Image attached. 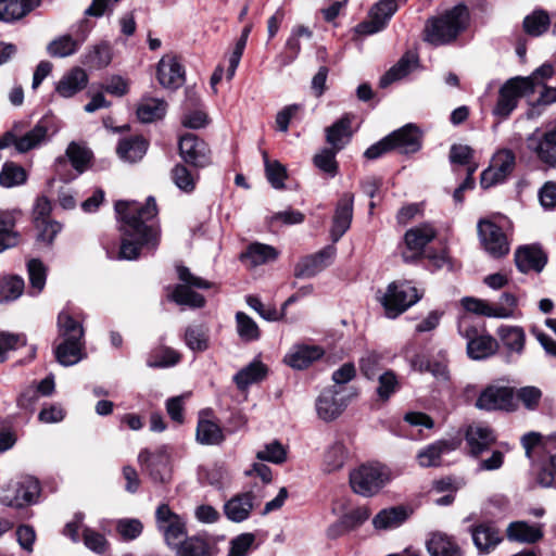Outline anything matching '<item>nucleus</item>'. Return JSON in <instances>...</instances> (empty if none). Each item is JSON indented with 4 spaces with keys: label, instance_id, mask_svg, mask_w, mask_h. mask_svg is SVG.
Instances as JSON below:
<instances>
[{
    "label": "nucleus",
    "instance_id": "f257e3e1",
    "mask_svg": "<svg viewBox=\"0 0 556 556\" xmlns=\"http://www.w3.org/2000/svg\"><path fill=\"white\" fill-rule=\"evenodd\" d=\"M115 211L121 217L123 240L119 257L135 260L142 247L154 249L159 243L160 230L153 219L157 215L155 199L149 197L143 206L136 201H118Z\"/></svg>",
    "mask_w": 556,
    "mask_h": 556
},
{
    "label": "nucleus",
    "instance_id": "f03ea898",
    "mask_svg": "<svg viewBox=\"0 0 556 556\" xmlns=\"http://www.w3.org/2000/svg\"><path fill=\"white\" fill-rule=\"evenodd\" d=\"M469 22L465 5H456L443 14L428 20L425 27V40L434 46L452 42L463 33Z\"/></svg>",
    "mask_w": 556,
    "mask_h": 556
},
{
    "label": "nucleus",
    "instance_id": "7ed1b4c3",
    "mask_svg": "<svg viewBox=\"0 0 556 556\" xmlns=\"http://www.w3.org/2000/svg\"><path fill=\"white\" fill-rule=\"evenodd\" d=\"M59 334L62 342L55 348L56 361L63 366H72L84 358V328L65 311L58 317Z\"/></svg>",
    "mask_w": 556,
    "mask_h": 556
},
{
    "label": "nucleus",
    "instance_id": "20e7f679",
    "mask_svg": "<svg viewBox=\"0 0 556 556\" xmlns=\"http://www.w3.org/2000/svg\"><path fill=\"white\" fill-rule=\"evenodd\" d=\"M424 295L412 282L406 280L393 281L386 291L377 293V300L382 305L388 318H396L416 304Z\"/></svg>",
    "mask_w": 556,
    "mask_h": 556
},
{
    "label": "nucleus",
    "instance_id": "39448f33",
    "mask_svg": "<svg viewBox=\"0 0 556 556\" xmlns=\"http://www.w3.org/2000/svg\"><path fill=\"white\" fill-rule=\"evenodd\" d=\"M350 485L354 493L371 497L392 479L390 469L381 464H363L350 472Z\"/></svg>",
    "mask_w": 556,
    "mask_h": 556
},
{
    "label": "nucleus",
    "instance_id": "423d86ee",
    "mask_svg": "<svg viewBox=\"0 0 556 556\" xmlns=\"http://www.w3.org/2000/svg\"><path fill=\"white\" fill-rule=\"evenodd\" d=\"M22 129V123L14 124L13 128L0 138V150L14 146L18 153H26L49 140V122L46 119L39 121L24 135H21Z\"/></svg>",
    "mask_w": 556,
    "mask_h": 556
},
{
    "label": "nucleus",
    "instance_id": "0eeeda50",
    "mask_svg": "<svg viewBox=\"0 0 556 556\" xmlns=\"http://www.w3.org/2000/svg\"><path fill=\"white\" fill-rule=\"evenodd\" d=\"M533 93V84L530 78L520 76L508 79L500 89L493 114L500 118H507L517 108L522 97Z\"/></svg>",
    "mask_w": 556,
    "mask_h": 556
},
{
    "label": "nucleus",
    "instance_id": "6e6552de",
    "mask_svg": "<svg viewBox=\"0 0 556 556\" xmlns=\"http://www.w3.org/2000/svg\"><path fill=\"white\" fill-rule=\"evenodd\" d=\"M177 274L181 283L177 285L173 291V301L179 305L202 307L205 300L201 294L194 292L192 288L207 289L211 287V283L201 277L194 276L189 268L185 266H178Z\"/></svg>",
    "mask_w": 556,
    "mask_h": 556
},
{
    "label": "nucleus",
    "instance_id": "1a4fd4ad",
    "mask_svg": "<svg viewBox=\"0 0 556 556\" xmlns=\"http://www.w3.org/2000/svg\"><path fill=\"white\" fill-rule=\"evenodd\" d=\"M265 493L256 485L247 492L233 495L224 504V514L231 522L240 523L249 519L255 507H258Z\"/></svg>",
    "mask_w": 556,
    "mask_h": 556
},
{
    "label": "nucleus",
    "instance_id": "9d476101",
    "mask_svg": "<svg viewBox=\"0 0 556 556\" xmlns=\"http://www.w3.org/2000/svg\"><path fill=\"white\" fill-rule=\"evenodd\" d=\"M155 522L168 546L178 547L187 535L185 518L174 513L166 504L156 508Z\"/></svg>",
    "mask_w": 556,
    "mask_h": 556
},
{
    "label": "nucleus",
    "instance_id": "9b49d317",
    "mask_svg": "<svg viewBox=\"0 0 556 556\" xmlns=\"http://www.w3.org/2000/svg\"><path fill=\"white\" fill-rule=\"evenodd\" d=\"M345 387H328L321 391L316 400V412L324 421L337 419L349 404L345 397Z\"/></svg>",
    "mask_w": 556,
    "mask_h": 556
},
{
    "label": "nucleus",
    "instance_id": "f8f14e48",
    "mask_svg": "<svg viewBox=\"0 0 556 556\" xmlns=\"http://www.w3.org/2000/svg\"><path fill=\"white\" fill-rule=\"evenodd\" d=\"M515 165L516 157L513 151L508 149L497 151L493 155L490 166L481 174V187L488 189L503 182L513 173Z\"/></svg>",
    "mask_w": 556,
    "mask_h": 556
},
{
    "label": "nucleus",
    "instance_id": "ddd939ff",
    "mask_svg": "<svg viewBox=\"0 0 556 556\" xmlns=\"http://www.w3.org/2000/svg\"><path fill=\"white\" fill-rule=\"evenodd\" d=\"M139 464L149 472L154 482L164 483L170 476V457L165 446L154 452L143 450L138 455Z\"/></svg>",
    "mask_w": 556,
    "mask_h": 556
},
{
    "label": "nucleus",
    "instance_id": "4468645a",
    "mask_svg": "<svg viewBox=\"0 0 556 556\" xmlns=\"http://www.w3.org/2000/svg\"><path fill=\"white\" fill-rule=\"evenodd\" d=\"M528 148L548 167H556V122L541 136L539 129L527 138Z\"/></svg>",
    "mask_w": 556,
    "mask_h": 556
},
{
    "label": "nucleus",
    "instance_id": "2eb2a0df",
    "mask_svg": "<svg viewBox=\"0 0 556 556\" xmlns=\"http://www.w3.org/2000/svg\"><path fill=\"white\" fill-rule=\"evenodd\" d=\"M478 233L484 250L493 257H501L509 252V243L505 233L492 220H479Z\"/></svg>",
    "mask_w": 556,
    "mask_h": 556
},
{
    "label": "nucleus",
    "instance_id": "dca6fc26",
    "mask_svg": "<svg viewBox=\"0 0 556 556\" xmlns=\"http://www.w3.org/2000/svg\"><path fill=\"white\" fill-rule=\"evenodd\" d=\"M14 494L8 491L0 497V503L10 507H24L35 503L40 493V485L34 477H23L13 485Z\"/></svg>",
    "mask_w": 556,
    "mask_h": 556
},
{
    "label": "nucleus",
    "instance_id": "f3484780",
    "mask_svg": "<svg viewBox=\"0 0 556 556\" xmlns=\"http://www.w3.org/2000/svg\"><path fill=\"white\" fill-rule=\"evenodd\" d=\"M179 154L186 163L194 167L202 168L211 163L207 144L193 134L180 137Z\"/></svg>",
    "mask_w": 556,
    "mask_h": 556
},
{
    "label": "nucleus",
    "instance_id": "a211bd4d",
    "mask_svg": "<svg viewBox=\"0 0 556 556\" xmlns=\"http://www.w3.org/2000/svg\"><path fill=\"white\" fill-rule=\"evenodd\" d=\"M476 406L485 410L513 409V389L508 387L489 386L479 395Z\"/></svg>",
    "mask_w": 556,
    "mask_h": 556
},
{
    "label": "nucleus",
    "instance_id": "6ab92c4d",
    "mask_svg": "<svg viewBox=\"0 0 556 556\" xmlns=\"http://www.w3.org/2000/svg\"><path fill=\"white\" fill-rule=\"evenodd\" d=\"M156 78L166 89H178L185 81V71L177 58L165 54L157 63Z\"/></svg>",
    "mask_w": 556,
    "mask_h": 556
},
{
    "label": "nucleus",
    "instance_id": "aec40b11",
    "mask_svg": "<svg viewBox=\"0 0 556 556\" xmlns=\"http://www.w3.org/2000/svg\"><path fill=\"white\" fill-rule=\"evenodd\" d=\"M334 253L336 249L333 247H327L315 254L305 256L295 265L294 276L298 278L316 276L330 265Z\"/></svg>",
    "mask_w": 556,
    "mask_h": 556
},
{
    "label": "nucleus",
    "instance_id": "412c9836",
    "mask_svg": "<svg viewBox=\"0 0 556 556\" xmlns=\"http://www.w3.org/2000/svg\"><path fill=\"white\" fill-rule=\"evenodd\" d=\"M459 443L456 439L438 440L418 451L417 463L422 468L440 466L442 455L455 451Z\"/></svg>",
    "mask_w": 556,
    "mask_h": 556
},
{
    "label": "nucleus",
    "instance_id": "4be33fe9",
    "mask_svg": "<svg viewBox=\"0 0 556 556\" xmlns=\"http://www.w3.org/2000/svg\"><path fill=\"white\" fill-rule=\"evenodd\" d=\"M324 353L318 345L296 344L285 355L283 362L293 369L302 370L319 359Z\"/></svg>",
    "mask_w": 556,
    "mask_h": 556
},
{
    "label": "nucleus",
    "instance_id": "5701e85b",
    "mask_svg": "<svg viewBox=\"0 0 556 556\" xmlns=\"http://www.w3.org/2000/svg\"><path fill=\"white\" fill-rule=\"evenodd\" d=\"M353 194L345 193L337 204L332 227L330 230L331 239L333 242H337L351 226L353 217Z\"/></svg>",
    "mask_w": 556,
    "mask_h": 556
},
{
    "label": "nucleus",
    "instance_id": "b1692460",
    "mask_svg": "<svg viewBox=\"0 0 556 556\" xmlns=\"http://www.w3.org/2000/svg\"><path fill=\"white\" fill-rule=\"evenodd\" d=\"M388 136L391 139L392 149H397L405 154L415 153L421 147L420 131L413 124H407Z\"/></svg>",
    "mask_w": 556,
    "mask_h": 556
},
{
    "label": "nucleus",
    "instance_id": "393cba45",
    "mask_svg": "<svg viewBox=\"0 0 556 556\" xmlns=\"http://www.w3.org/2000/svg\"><path fill=\"white\" fill-rule=\"evenodd\" d=\"M515 262L522 273L530 270L540 273L546 265L547 257L540 247L525 245L516 251Z\"/></svg>",
    "mask_w": 556,
    "mask_h": 556
},
{
    "label": "nucleus",
    "instance_id": "a878e982",
    "mask_svg": "<svg viewBox=\"0 0 556 556\" xmlns=\"http://www.w3.org/2000/svg\"><path fill=\"white\" fill-rule=\"evenodd\" d=\"M471 536L476 547L481 553H489L502 542L500 530L490 522H483L472 527Z\"/></svg>",
    "mask_w": 556,
    "mask_h": 556
},
{
    "label": "nucleus",
    "instance_id": "bb28decb",
    "mask_svg": "<svg viewBox=\"0 0 556 556\" xmlns=\"http://www.w3.org/2000/svg\"><path fill=\"white\" fill-rule=\"evenodd\" d=\"M87 83V73L80 67H74L61 77L56 84L55 91L62 98H71L83 90Z\"/></svg>",
    "mask_w": 556,
    "mask_h": 556
},
{
    "label": "nucleus",
    "instance_id": "cd10ccee",
    "mask_svg": "<svg viewBox=\"0 0 556 556\" xmlns=\"http://www.w3.org/2000/svg\"><path fill=\"white\" fill-rule=\"evenodd\" d=\"M41 4V0H0V21H18Z\"/></svg>",
    "mask_w": 556,
    "mask_h": 556
},
{
    "label": "nucleus",
    "instance_id": "c85d7f7f",
    "mask_svg": "<svg viewBox=\"0 0 556 556\" xmlns=\"http://www.w3.org/2000/svg\"><path fill=\"white\" fill-rule=\"evenodd\" d=\"M353 116L343 115L333 125L326 128V140L336 151L342 150L352 137L351 124Z\"/></svg>",
    "mask_w": 556,
    "mask_h": 556
},
{
    "label": "nucleus",
    "instance_id": "c756f323",
    "mask_svg": "<svg viewBox=\"0 0 556 556\" xmlns=\"http://www.w3.org/2000/svg\"><path fill=\"white\" fill-rule=\"evenodd\" d=\"M466 440L470 446L471 454L477 456L494 443L495 437L489 427L477 425L468 428Z\"/></svg>",
    "mask_w": 556,
    "mask_h": 556
},
{
    "label": "nucleus",
    "instance_id": "7c9ffc66",
    "mask_svg": "<svg viewBox=\"0 0 556 556\" xmlns=\"http://www.w3.org/2000/svg\"><path fill=\"white\" fill-rule=\"evenodd\" d=\"M349 458V450L342 441H334L326 448L323 457V470L327 473L343 468Z\"/></svg>",
    "mask_w": 556,
    "mask_h": 556
},
{
    "label": "nucleus",
    "instance_id": "2f4dec72",
    "mask_svg": "<svg viewBox=\"0 0 556 556\" xmlns=\"http://www.w3.org/2000/svg\"><path fill=\"white\" fill-rule=\"evenodd\" d=\"M507 538L521 543H535L543 538L541 526H531L526 521H514L507 527Z\"/></svg>",
    "mask_w": 556,
    "mask_h": 556
},
{
    "label": "nucleus",
    "instance_id": "473e14b6",
    "mask_svg": "<svg viewBox=\"0 0 556 556\" xmlns=\"http://www.w3.org/2000/svg\"><path fill=\"white\" fill-rule=\"evenodd\" d=\"M435 230L429 224L414 227L406 231L405 243L414 254H420L425 247L434 239Z\"/></svg>",
    "mask_w": 556,
    "mask_h": 556
},
{
    "label": "nucleus",
    "instance_id": "72a5a7b5",
    "mask_svg": "<svg viewBox=\"0 0 556 556\" xmlns=\"http://www.w3.org/2000/svg\"><path fill=\"white\" fill-rule=\"evenodd\" d=\"M431 556H462L459 546L444 533H432L426 543Z\"/></svg>",
    "mask_w": 556,
    "mask_h": 556
},
{
    "label": "nucleus",
    "instance_id": "f704fd0d",
    "mask_svg": "<svg viewBox=\"0 0 556 556\" xmlns=\"http://www.w3.org/2000/svg\"><path fill=\"white\" fill-rule=\"evenodd\" d=\"M147 150V140L140 136H136L121 140L116 151L122 160L129 163H135L144 156Z\"/></svg>",
    "mask_w": 556,
    "mask_h": 556
},
{
    "label": "nucleus",
    "instance_id": "c9c22d12",
    "mask_svg": "<svg viewBox=\"0 0 556 556\" xmlns=\"http://www.w3.org/2000/svg\"><path fill=\"white\" fill-rule=\"evenodd\" d=\"M417 65V58L413 53H405L381 78L380 87L386 88L392 83L408 75Z\"/></svg>",
    "mask_w": 556,
    "mask_h": 556
},
{
    "label": "nucleus",
    "instance_id": "e433bc0d",
    "mask_svg": "<svg viewBox=\"0 0 556 556\" xmlns=\"http://www.w3.org/2000/svg\"><path fill=\"white\" fill-rule=\"evenodd\" d=\"M277 256L278 252L274 247L256 242L248 247L241 258L251 266L256 267L275 261Z\"/></svg>",
    "mask_w": 556,
    "mask_h": 556
},
{
    "label": "nucleus",
    "instance_id": "4c0bfd02",
    "mask_svg": "<svg viewBox=\"0 0 556 556\" xmlns=\"http://www.w3.org/2000/svg\"><path fill=\"white\" fill-rule=\"evenodd\" d=\"M497 342L490 334H480L467 342V354L471 359H484L497 351Z\"/></svg>",
    "mask_w": 556,
    "mask_h": 556
},
{
    "label": "nucleus",
    "instance_id": "58836bf2",
    "mask_svg": "<svg viewBox=\"0 0 556 556\" xmlns=\"http://www.w3.org/2000/svg\"><path fill=\"white\" fill-rule=\"evenodd\" d=\"M497 336L508 353H522L526 342V334L522 328L517 326H502L497 329Z\"/></svg>",
    "mask_w": 556,
    "mask_h": 556
},
{
    "label": "nucleus",
    "instance_id": "ea45409f",
    "mask_svg": "<svg viewBox=\"0 0 556 556\" xmlns=\"http://www.w3.org/2000/svg\"><path fill=\"white\" fill-rule=\"evenodd\" d=\"M167 104L164 100L142 99L137 109V116L142 123H152L162 118L166 113Z\"/></svg>",
    "mask_w": 556,
    "mask_h": 556
},
{
    "label": "nucleus",
    "instance_id": "a19ab883",
    "mask_svg": "<svg viewBox=\"0 0 556 556\" xmlns=\"http://www.w3.org/2000/svg\"><path fill=\"white\" fill-rule=\"evenodd\" d=\"M195 439L202 445H218L225 440V435L222 428L214 421L200 419Z\"/></svg>",
    "mask_w": 556,
    "mask_h": 556
},
{
    "label": "nucleus",
    "instance_id": "79ce46f5",
    "mask_svg": "<svg viewBox=\"0 0 556 556\" xmlns=\"http://www.w3.org/2000/svg\"><path fill=\"white\" fill-rule=\"evenodd\" d=\"M266 374V366L258 361H254L244 368H242L235 376L233 380L239 389H245L250 384L263 380Z\"/></svg>",
    "mask_w": 556,
    "mask_h": 556
},
{
    "label": "nucleus",
    "instance_id": "37998d69",
    "mask_svg": "<svg viewBox=\"0 0 556 556\" xmlns=\"http://www.w3.org/2000/svg\"><path fill=\"white\" fill-rule=\"evenodd\" d=\"M406 510L403 507H390L379 511L372 519L376 529L396 528L406 519Z\"/></svg>",
    "mask_w": 556,
    "mask_h": 556
},
{
    "label": "nucleus",
    "instance_id": "c03bdc74",
    "mask_svg": "<svg viewBox=\"0 0 556 556\" xmlns=\"http://www.w3.org/2000/svg\"><path fill=\"white\" fill-rule=\"evenodd\" d=\"M311 37H312V31L307 27L302 26V25L295 26L292 29L290 37L286 41L285 49L287 51V55L283 56L282 64L287 65V64H290L291 62H293L298 58V55L301 51L300 40L302 38L309 39Z\"/></svg>",
    "mask_w": 556,
    "mask_h": 556
},
{
    "label": "nucleus",
    "instance_id": "a18cd8bd",
    "mask_svg": "<svg viewBox=\"0 0 556 556\" xmlns=\"http://www.w3.org/2000/svg\"><path fill=\"white\" fill-rule=\"evenodd\" d=\"M176 548L178 556H213L210 544L199 536H191L181 541Z\"/></svg>",
    "mask_w": 556,
    "mask_h": 556
},
{
    "label": "nucleus",
    "instance_id": "49530a36",
    "mask_svg": "<svg viewBox=\"0 0 556 556\" xmlns=\"http://www.w3.org/2000/svg\"><path fill=\"white\" fill-rule=\"evenodd\" d=\"M27 174L25 169L13 162H7L0 172V185L5 188H12L26 181Z\"/></svg>",
    "mask_w": 556,
    "mask_h": 556
},
{
    "label": "nucleus",
    "instance_id": "de8ad7c7",
    "mask_svg": "<svg viewBox=\"0 0 556 556\" xmlns=\"http://www.w3.org/2000/svg\"><path fill=\"white\" fill-rule=\"evenodd\" d=\"M79 45L70 35L55 38L47 46V52L52 58H66L74 54Z\"/></svg>",
    "mask_w": 556,
    "mask_h": 556
},
{
    "label": "nucleus",
    "instance_id": "09e8293b",
    "mask_svg": "<svg viewBox=\"0 0 556 556\" xmlns=\"http://www.w3.org/2000/svg\"><path fill=\"white\" fill-rule=\"evenodd\" d=\"M24 280L18 276H8L0 280V303L20 298L24 291Z\"/></svg>",
    "mask_w": 556,
    "mask_h": 556
},
{
    "label": "nucleus",
    "instance_id": "8fccbe9b",
    "mask_svg": "<svg viewBox=\"0 0 556 556\" xmlns=\"http://www.w3.org/2000/svg\"><path fill=\"white\" fill-rule=\"evenodd\" d=\"M170 176L173 182L179 190L190 193L195 189L198 176L192 174L185 165H175Z\"/></svg>",
    "mask_w": 556,
    "mask_h": 556
},
{
    "label": "nucleus",
    "instance_id": "3c124183",
    "mask_svg": "<svg viewBox=\"0 0 556 556\" xmlns=\"http://www.w3.org/2000/svg\"><path fill=\"white\" fill-rule=\"evenodd\" d=\"M265 173L269 184L275 189H281L285 187V180L287 178L286 167L278 161H270L267 152H263Z\"/></svg>",
    "mask_w": 556,
    "mask_h": 556
},
{
    "label": "nucleus",
    "instance_id": "603ef678",
    "mask_svg": "<svg viewBox=\"0 0 556 556\" xmlns=\"http://www.w3.org/2000/svg\"><path fill=\"white\" fill-rule=\"evenodd\" d=\"M376 379L378 380L377 387V395L378 397L386 402L391 395H393L400 387L396 375L392 370H386L379 374Z\"/></svg>",
    "mask_w": 556,
    "mask_h": 556
},
{
    "label": "nucleus",
    "instance_id": "864d4df0",
    "mask_svg": "<svg viewBox=\"0 0 556 556\" xmlns=\"http://www.w3.org/2000/svg\"><path fill=\"white\" fill-rule=\"evenodd\" d=\"M237 332L241 340L251 342L260 337V329L256 323L243 312L236 314Z\"/></svg>",
    "mask_w": 556,
    "mask_h": 556
},
{
    "label": "nucleus",
    "instance_id": "5fc2aeb1",
    "mask_svg": "<svg viewBox=\"0 0 556 556\" xmlns=\"http://www.w3.org/2000/svg\"><path fill=\"white\" fill-rule=\"evenodd\" d=\"M549 23L548 14L539 10L525 18L523 27L527 34L531 36H540L547 30Z\"/></svg>",
    "mask_w": 556,
    "mask_h": 556
},
{
    "label": "nucleus",
    "instance_id": "6e6d98bb",
    "mask_svg": "<svg viewBox=\"0 0 556 556\" xmlns=\"http://www.w3.org/2000/svg\"><path fill=\"white\" fill-rule=\"evenodd\" d=\"M185 342L192 351H204L208 346L207 330L202 326H189L185 332Z\"/></svg>",
    "mask_w": 556,
    "mask_h": 556
},
{
    "label": "nucleus",
    "instance_id": "4d7b16f0",
    "mask_svg": "<svg viewBox=\"0 0 556 556\" xmlns=\"http://www.w3.org/2000/svg\"><path fill=\"white\" fill-rule=\"evenodd\" d=\"M339 151H336L331 148L323 149L320 152L315 154L313 159L314 165L330 177L336 176L338 172L336 154Z\"/></svg>",
    "mask_w": 556,
    "mask_h": 556
},
{
    "label": "nucleus",
    "instance_id": "13d9d810",
    "mask_svg": "<svg viewBox=\"0 0 556 556\" xmlns=\"http://www.w3.org/2000/svg\"><path fill=\"white\" fill-rule=\"evenodd\" d=\"M382 356L377 352H366L365 355L359 359V369L364 377L369 380L376 379L382 370Z\"/></svg>",
    "mask_w": 556,
    "mask_h": 556
},
{
    "label": "nucleus",
    "instance_id": "bf43d9fd",
    "mask_svg": "<svg viewBox=\"0 0 556 556\" xmlns=\"http://www.w3.org/2000/svg\"><path fill=\"white\" fill-rule=\"evenodd\" d=\"M256 458L261 462L282 464L287 458V452L280 442L273 441L256 453Z\"/></svg>",
    "mask_w": 556,
    "mask_h": 556
},
{
    "label": "nucleus",
    "instance_id": "052dcab7",
    "mask_svg": "<svg viewBox=\"0 0 556 556\" xmlns=\"http://www.w3.org/2000/svg\"><path fill=\"white\" fill-rule=\"evenodd\" d=\"M255 542L253 533H241L229 542L227 556H248Z\"/></svg>",
    "mask_w": 556,
    "mask_h": 556
},
{
    "label": "nucleus",
    "instance_id": "680f3d73",
    "mask_svg": "<svg viewBox=\"0 0 556 556\" xmlns=\"http://www.w3.org/2000/svg\"><path fill=\"white\" fill-rule=\"evenodd\" d=\"M66 155L68 156L73 167L78 172V173H83L87 166V164L89 163L90 159H91V152L75 143V142H72L67 149H66Z\"/></svg>",
    "mask_w": 556,
    "mask_h": 556
},
{
    "label": "nucleus",
    "instance_id": "e2e57ef3",
    "mask_svg": "<svg viewBox=\"0 0 556 556\" xmlns=\"http://www.w3.org/2000/svg\"><path fill=\"white\" fill-rule=\"evenodd\" d=\"M29 281L36 294L40 293L46 285L47 269L43 264L37 260H30L27 264Z\"/></svg>",
    "mask_w": 556,
    "mask_h": 556
},
{
    "label": "nucleus",
    "instance_id": "0e129e2a",
    "mask_svg": "<svg viewBox=\"0 0 556 556\" xmlns=\"http://www.w3.org/2000/svg\"><path fill=\"white\" fill-rule=\"evenodd\" d=\"M26 344V337L22 333L0 332V363L5 362L8 353L17 346Z\"/></svg>",
    "mask_w": 556,
    "mask_h": 556
},
{
    "label": "nucleus",
    "instance_id": "69168bd1",
    "mask_svg": "<svg viewBox=\"0 0 556 556\" xmlns=\"http://www.w3.org/2000/svg\"><path fill=\"white\" fill-rule=\"evenodd\" d=\"M143 526L139 519L124 518L116 523V531L125 541L137 539L142 532Z\"/></svg>",
    "mask_w": 556,
    "mask_h": 556
},
{
    "label": "nucleus",
    "instance_id": "338daca9",
    "mask_svg": "<svg viewBox=\"0 0 556 556\" xmlns=\"http://www.w3.org/2000/svg\"><path fill=\"white\" fill-rule=\"evenodd\" d=\"M35 226L38 230V240L50 244L52 243L54 237L61 231L62 226L60 223L51 219H38L37 223H35Z\"/></svg>",
    "mask_w": 556,
    "mask_h": 556
},
{
    "label": "nucleus",
    "instance_id": "774afa93",
    "mask_svg": "<svg viewBox=\"0 0 556 556\" xmlns=\"http://www.w3.org/2000/svg\"><path fill=\"white\" fill-rule=\"evenodd\" d=\"M112 61V48L109 43H100L93 47L88 54V62L97 67H105Z\"/></svg>",
    "mask_w": 556,
    "mask_h": 556
}]
</instances>
